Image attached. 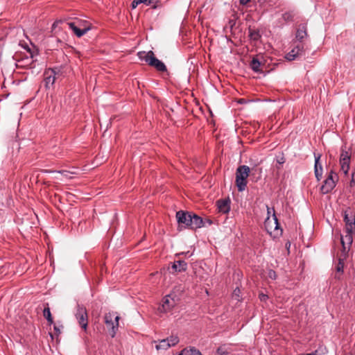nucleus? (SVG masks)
<instances>
[{
    "label": "nucleus",
    "mask_w": 355,
    "mask_h": 355,
    "mask_svg": "<svg viewBox=\"0 0 355 355\" xmlns=\"http://www.w3.org/2000/svg\"><path fill=\"white\" fill-rule=\"evenodd\" d=\"M139 58L145 61L148 65L153 67L159 71H166V67L164 62L158 60L152 51L148 52L140 51L138 53Z\"/></svg>",
    "instance_id": "nucleus-1"
},
{
    "label": "nucleus",
    "mask_w": 355,
    "mask_h": 355,
    "mask_svg": "<svg viewBox=\"0 0 355 355\" xmlns=\"http://www.w3.org/2000/svg\"><path fill=\"white\" fill-rule=\"evenodd\" d=\"M250 167L245 165L240 166L236 171V185L239 191H243L247 186V178L250 175Z\"/></svg>",
    "instance_id": "nucleus-2"
},
{
    "label": "nucleus",
    "mask_w": 355,
    "mask_h": 355,
    "mask_svg": "<svg viewBox=\"0 0 355 355\" xmlns=\"http://www.w3.org/2000/svg\"><path fill=\"white\" fill-rule=\"evenodd\" d=\"M119 316L114 313H108L105 315L104 320L110 335L114 338L119 327Z\"/></svg>",
    "instance_id": "nucleus-3"
},
{
    "label": "nucleus",
    "mask_w": 355,
    "mask_h": 355,
    "mask_svg": "<svg viewBox=\"0 0 355 355\" xmlns=\"http://www.w3.org/2000/svg\"><path fill=\"white\" fill-rule=\"evenodd\" d=\"M338 180V175L331 171L328 175L327 178L324 181L323 184L320 187L321 193L322 194H327L331 191L333 189L336 187Z\"/></svg>",
    "instance_id": "nucleus-4"
},
{
    "label": "nucleus",
    "mask_w": 355,
    "mask_h": 355,
    "mask_svg": "<svg viewBox=\"0 0 355 355\" xmlns=\"http://www.w3.org/2000/svg\"><path fill=\"white\" fill-rule=\"evenodd\" d=\"M75 316L81 329L87 331L88 327V315L86 308L78 305Z\"/></svg>",
    "instance_id": "nucleus-5"
},
{
    "label": "nucleus",
    "mask_w": 355,
    "mask_h": 355,
    "mask_svg": "<svg viewBox=\"0 0 355 355\" xmlns=\"http://www.w3.org/2000/svg\"><path fill=\"white\" fill-rule=\"evenodd\" d=\"M344 221L345 231L355 232V215L352 210L347 209L344 211Z\"/></svg>",
    "instance_id": "nucleus-6"
},
{
    "label": "nucleus",
    "mask_w": 355,
    "mask_h": 355,
    "mask_svg": "<svg viewBox=\"0 0 355 355\" xmlns=\"http://www.w3.org/2000/svg\"><path fill=\"white\" fill-rule=\"evenodd\" d=\"M179 343V338L177 336H171L166 339H162L159 344L155 346L157 350H166L171 347L175 346Z\"/></svg>",
    "instance_id": "nucleus-7"
},
{
    "label": "nucleus",
    "mask_w": 355,
    "mask_h": 355,
    "mask_svg": "<svg viewBox=\"0 0 355 355\" xmlns=\"http://www.w3.org/2000/svg\"><path fill=\"white\" fill-rule=\"evenodd\" d=\"M346 234L345 236H340V241L342 244V253L343 254V257H345L347 252L350 248V246L353 242L352 234L354 232H349V231H345Z\"/></svg>",
    "instance_id": "nucleus-8"
},
{
    "label": "nucleus",
    "mask_w": 355,
    "mask_h": 355,
    "mask_svg": "<svg viewBox=\"0 0 355 355\" xmlns=\"http://www.w3.org/2000/svg\"><path fill=\"white\" fill-rule=\"evenodd\" d=\"M350 163V155L347 151L342 150V153L340 157V169L345 173L347 174L349 169Z\"/></svg>",
    "instance_id": "nucleus-9"
},
{
    "label": "nucleus",
    "mask_w": 355,
    "mask_h": 355,
    "mask_svg": "<svg viewBox=\"0 0 355 355\" xmlns=\"http://www.w3.org/2000/svg\"><path fill=\"white\" fill-rule=\"evenodd\" d=\"M78 24L75 22H69L67 23L69 28L73 31L76 35L78 37L84 35L90 29L89 26H85L83 28H80L78 26H81V21H78Z\"/></svg>",
    "instance_id": "nucleus-10"
},
{
    "label": "nucleus",
    "mask_w": 355,
    "mask_h": 355,
    "mask_svg": "<svg viewBox=\"0 0 355 355\" xmlns=\"http://www.w3.org/2000/svg\"><path fill=\"white\" fill-rule=\"evenodd\" d=\"M304 44H297L286 54V58L289 61L293 60L297 57L303 55L304 53Z\"/></svg>",
    "instance_id": "nucleus-11"
},
{
    "label": "nucleus",
    "mask_w": 355,
    "mask_h": 355,
    "mask_svg": "<svg viewBox=\"0 0 355 355\" xmlns=\"http://www.w3.org/2000/svg\"><path fill=\"white\" fill-rule=\"evenodd\" d=\"M192 213L179 211L176 213V218L179 224H184L187 227L190 226V220L191 218Z\"/></svg>",
    "instance_id": "nucleus-12"
},
{
    "label": "nucleus",
    "mask_w": 355,
    "mask_h": 355,
    "mask_svg": "<svg viewBox=\"0 0 355 355\" xmlns=\"http://www.w3.org/2000/svg\"><path fill=\"white\" fill-rule=\"evenodd\" d=\"M175 305L174 298L171 297V295H166L163 301L162 307L159 308L161 312H167L170 311Z\"/></svg>",
    "instance_id": "nucleus-13"
},
{
    "label": "nucleus",
    "mask_w": 355,
    "mask_h": 355,
    "mask_svg": "<svg viewBox=\"0 0 355 355\" xmlns=\"http://www.w3.org/2000/svg\"><path fill=\"white\" fill-rule=\"evenodd\" d=\"M55 80V73L53 70H48L44 73V86L46 89H49L53 86Z\"/></svg>",
    "instance_id": "nucleus-14"
},
{
    "label": "nucleus",
    "mask_w": 355,
    "mask_h": 355,
    "mask_svg": "<svg viewBox=\"0 0 355 355\" xmlns=\"http://www.w3.org/2000/svg\"><path fill=\"white\" fill-rule=\"evenodd\" d=\"M265 227L267 230V231L271 234L272 230H278L279 228V224L278 223V220L276 217V216L274 214L273 218L270 219V218H268L265 223H264Z\"/></svg>",
    "instance_id": "nucleus-15"
},
{
    "label": "nucleus",
    "mask_w": 355,
    "mask_h": 355,
    "mask_svg": "<svg viewBox=\"0 0 355 355\" xmlns=\"http://www.w3.org/2000/svg\"><path fill=\"white\" fill-rule=\"evenodd\" d=\"M321 155L318 154V155H315V166H314V172L315 175L317 180L319 181L322 176V166L320 162Z\"/></svg>",
    "instance_id": "nucleus-16"
},
{
    "label": "nucleus",
    "mask_w": 355,
    "mask_h": 355,
    "mask_svg": "<svg viewBox=\"0 0 355 355\" xmlns=\"http://www.w3.org/2000/svg\"><path fill=\"white\" fill-rule=\"evenodd\" d=\"M217 207L219 212L223 214H227L230 211V200L229 198L227 199H220L217 201Z\"/></svg>",
    "instance_id": "nucleus-17"
},
{
    "label": "nucleus",
    "mask_w": 355,
    "mask_h": 355,
    "mask_svg": "<svg viewBox=\"0 0 355 355\" xmlns=\"http://www.w3.org/2000/svg\"><path fill=\"white\" fill-rule=\"evenodd\" d=\"M189 220H190L189 227L192 230L200 228L204 225L202 218L195 214H192L191 218H189Z\"/></svg>",
    "instance_id": "nucleus-18"
},
{
    "label": "nucleus",
    "mask_w": 355,
    "mask_h": 355,
    "mask_svg": "<svg viewBox=\"0 0 355 355\" xmlns=\"http://www.w3.org/2000/svg\"><path fill=\"white\" fill-rule=\"evenodd\" d=\"M308 36L306 24H300L297 28L295 38L297 41L302 42L304 38Z\"/></svg>",
    "instance_id": "nucleus-19"
},
{
    "label": "nucleus",
    "mask_w": 355,
    "mask_h": 355,
    "mask_svg": "<svg viewBox=\"0 0 355 355\" xmlns=\"http://www.w3.org/2000/svg\"><path fill=\"white\" fill-rule=\"evenodd\" d=\"M187 264L185 261H174L172 266H171V268L175 271V272H182V271H185L187 270Z\"/></svg>",
    "instance_id": "nucleus-20"
},
{
    "label": "nucleus",
    "mask_w": 355,
    "mask_h": 355,
    "mask_svg": "<svg viewBox=\"0 0 355 355\" xmlns=\"http://www.w3.org/2000/svg\"><path fill=\"white\" fill-rule=\"evenodd\" d=\"M179 355H202L201 352L194 347L185 348L181 351Z\"/></svg>",
    "instance_id": "nucleus-21"
},
{
    "label": "nucleus",
    "mask_w": 355,
    "mask_h": 355,
    "mask_svg": "<svg viewBox=\"0 0 355 355\" xmlns=\"http://www.w3.org/2000/svg\"><path fill=\"white\" fill-rule=\"evenodd\" d=\"M43 315L50 324L53 323V320L48 303L45 304L44 305V308L43 310Z\"/></svg>",
    "instance_id": "nucleus-22"
},
{
    "label": "nucleus",
    "mask_w": 355,
    "mask_h": 355,
    "mask_svg": "<svg viewBox=\"0 0 355 355\" xmlns=\"http://www.w3.org/2000/svg\"><path fill=\"white\" fill-rule=\"evenodd\" d=\"M344 268V261L343 260L340 258L338 260V263L336 265V274L335 275V277L337 279H340V275L342 272H343Z\"/></svg>",
    "instance_id": "nucleus-23"
},
{
    "label": "nucleus",
    "mask_w": 355,
    "mask_h": 355,
    "mask_svg": "<svg viewBox=\"0 0 355 355\" xmlns=\"http://www.w3.org/2000/svg\"><path fill=\"white\" fill-rule=\"evenodd\" d=\"M249 37L251 40L252 41H258L261 35L259 33V31L255 29H249Z\"/></svg>",
    "instance_id": "nucleus-24"
},
{
    "label": "nucleus",
    "mask_w": 355,
    "mask_h": 355,
    "mask_svg": "<svg viewBox=\"0 0 355 355\" xmlns=\"http://www.w3.org/2000/svg\"><path fill=\"white\" fill-rule=\"evenodd\" d=\"M30 54H31V57L30 58H26L25 59H22L21 60H17V66H20V67H24V66H26V65H28L32 63L33 62V53L30 52Z\"/></svg>",
    "instance_id": "nucleus-25"
},
{
    "label": "nucleus",
    "mask_w": 355,
    "mask_h": 355,
    "mask_svg": "<svg viewBox=\"0 0 355 355\" xmlns=\"http://www.w3.org/2000/svg\"><path fill=\"white\" fill-rule=\"evenodd\" d=\"M252 69L255 72L260 71L261 62L257 58H253L250 62Z\"/></svg>",
    "instance_id": "nucleus-26"
},
{
    "label": "nucleus",
    "mask_w": 355,
    "mask_h": 355,
    "mask_svg": "<svg viewBox=\"0 0 355 355\" xmlns=\"http://www.w3.org/2000/svg\"><path fill=\"white\" fill-rule=\"evenodd\" d=\"M295 13L293 11H288L282 15V19L286 21H292L294 19Z\"/></svg>",
    "instance_id": "nucleus-27"
},
{
    "label": "nucleus",
    "mask_w": 355,
    "mask_h": 355,
    "mask_svg": "<svg viewBox=\"0 0 355 355\" xmlns=\"http://www.w3.org/2000/svg\"><path fill=\"white\" fill-rule=\"evenodd\" d=\"M240 289L239 288H236L234 289L232 296L235 298V300H239V295H240Z\"/></svg>",
    "instance_id": "nucleus-28"
},
{
    "label": "nucleus",
    "mask_w": 355,
    "mask_h": 355,
    "mask_svg": "<svg viewBox=\"0 0 355 355\" xmlns=\"http://www.w3.org/2000/svg\"><path fill=\"white\" fill-rule=\"evenodd\" d=\"M8 82H10L12 85H14L15 83V81H7L6 80H4V81L3 82V84H2V86H1V89H6L7 87H8Z\"/></svg>",
    "instance_id": "nucleus-29"
},
{
    "label": "nucleus",
    "mask_w": 355,
    "mask_h": 355,
    "mask_svg": "<svg viewBox=\"0 0 355 355\" xmlns=\"http://www.w3.org/2000/svg\"><path fill=\"white\" fill-rule=\"evenodd\" d=\"M140 0H133L132 3H131V6H132V9H135L136 8L139 4H141L139 3Z\"/></svg>",
    "instance_id": "nucleus-30"
},
{
    "label": "nucleus",
    "mask_w": 355,
    "mask_h": 355,
    "mask_svg": "<svg viewBox=\"0 0 355 355\" xmlns=\"http://www.w3.org/2000/svg\"><path fill=\"white\" fill-rule=\"evenodd\" d=\"M153 0H140V3H144L147 6H150L153 3Z\"/></svg>",
    "instance_id": "nucleus-31"
},
{
    "label": "nucleus",
    "mask_w": 355,
    "mask_h": 355,
    "mask_svg": "<svg viewBox=\"0 0 355 355\" xmlns=\"http://www.w3.org/2000/svg\"><path fill=\"white\" fill-rule=\"evenodd\" d=\"M217 353L218 354H225L227 353V352L223 348L219 347L217 349Z\"/></svg>",
    "instance_id": "nucleus-32"
},
{
    "label": "nucleus",
    "mask_w": 355,
    "mask_h": 355,
    "mask_svg": "<svg viewBox=\"0 0 355 355\" xmlns=\"http://www.w3.org/2000/svg\"><path fill=\"white\" fill-rule=\"evenodd\" d=\"M268 275H269V277L272 279L276 278V273L273 270H270Z\"/></svg>",
    "instance_id": "nucleus-33"
},
{
    "label": "nucleus",
    "mask_w": 355,
    "mask_h": 355,
    "mask_svg": "<svg viewBox=\"0 0 355 355\" xmlns=\"http://www.w3.org/2000/svg\"><path fill=\"white\" fill-rule=\"evenodd\" d=\"M250 1V0H239L240 4L245 6L247 3H248Z\"/></svg>",
    "instance_id": "nucleus-34"
},
{
    "label": "nucleus",
    "mask_w": 355,
    "mask_h": 355,
    "mask_svg": "<svg viewBox=\"0 0 355 355\" xmlns=\"http://www.w3.org/2000/svg\"><path fill=\"white\" fill-rule=\"evenodd\" d=\"M237 102L239 103H241V104H243V103H246L248 102V101L245 99V98H239Z\"/></svg>",
    "instance_id": "nucleus-35"
},
{
    "label": "nucleus",
    "mask_w": 355,
    "mask_h": 355,
    "mask_svg": "<svg viewBox=\"0 0 355 355\" xmlns=\"http://www.w3.org/2000/svg\"><path fill=\"white\" fill-rule=\"evenodd\" d=\"M259 297H260V300H261V301H264V300H266L267 299V297H267V295H264V294H261V295H259Z\"/></svg>",
    "instance_id": "nucleus-36"
},
{
    "label": "nucleus",
    "mask_w": 355,
    "mask_h": 355,
    "mask_svg": "<svg viewBox=\"0 0 355 355\" xmlns=\"http://www.w3.org/2000/svg\"><path fill=\"white\" fill-rule=\"evenodd\" d=\"M59 23H61V21H55L53 24L52 28H55L58 25Z\"/></svg>",
    "instance_id": "nucleus-37"
},
{
    "label": "nucleus",
    "mask_w": 355,
    "mask_h": 355,
    "mask_svg": "<svg viewBox=\"0 0 355 355\" xmlns=\"http://www.w3.org/2000/svg\"><path fill=\"white\" fill-rule=\"evenodd\" d=\"M354 178H355V174L354 173H352V180L351 181V184H352V182H354Z\"/></svg>",
    "instance_id": "nucleus-38"
},
{
    "label": "nucleus",
    "mask_w": 355,
    "mask_h": 355,
    "mask_svg": "<svg viewBox=\"0 0 355 355\" xmlns=\"http://www.w3.org/2000/svg\"><path fill=\"white\" fill-rule=\"evenodd\" d=\"M54 329H55L56 331H58L59 334L60 333V330L58 329V328L56 326H55V327H54Z\"/></svg>",
    "instance_id": "nucleus-39"
}]
</instances>
